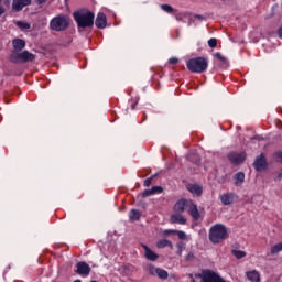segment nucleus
Instances as JSON below:
<instances>
[{
  "label": "nucleus",
  "mask_w": 282,
  "mask_h": 282,
  "mask_svg": "<svg viewBox=\"0 0 282 282\" xmlns=\"http://www.w3.org/2000/svg\"><path fill=\"white\" fill-rule=\"evenodd\" d=\"M228 160L231 164H243L246 161V153L230 152L228 154Z\"/></svg>",
  "instance_id": "9d476101"
},
{
  "label": "nucleus",
  "mask_w": 282,
  "mask_h": 282,
  "mask_svg": "<svg viewBox=\"0 0 282 282\" xmlns=\"http://www.w3.org/2000/svg\"><path fill=\"white\" fill-rule=\"evenodd\" d=\"M191 282H197V281H195V279H192Z\"/></svg>",
  "instance_id": "a18cd8bd"
},
{
  "label": "nucleus",
  "mask_w": 282,
  "mask_h": 282,
  "mask_svg": "<svg viewBox=\"0 0 282 282\" xmlns=\"http://www.w3.org/2000/svg\"><path fill=\"white\" fill-rule=\"evenodd\" d=\"M253 167L258 172L265 171V169H268V160L265 159V155L263 153L256 158L253 162Z\"/></svg>",
  "instance_id": "6e6552de"
},
{
  "label": "nucleus",
  "mask_w": 282,
  "mask_h": 282,
  "mask_svg": "<svg viewBox=\"0 0 282 282\" xmlns=\"http://www.w3.org/2000/svg\"><path fill=\"white\" fill-rule=\"evenodd\" d=\"M187 191H189V193L193 195H197V197H202L203 188L197 184H189L187 186Z\"/></svg>",
  "instance_id": "a211bd4d"
},
{
  "label": "nucleus",
  "mask_w": 282,
  "mask_h": 282,
  "mask_svg": "<svg viewBox=\"0 0 282 282\" xmlns=\"http://www.w3.org/2000/svg\"><path fill=\"white\" fill-rule=\"evenodd\" d=\"M156 248H171V250H173V242H171V240L162 239L158 241Z\"/></svg>",
  "instance_id": "5701e85b"
},
{
  "label": "nucleus",
  "mask_w": 282,
  "mask_h": 282,
  "mask_svg": "<svg viewBox=\"0 0 282 282\" xmlns=\"http://www.w3.org/2000/svg\"><path fill=\"white\" fill-rule=\"evenodd\" d=\"M208 45H209V47H212V48L217 47V39L212 37L210 40H208Z\"/></svg>",
  "instance_id": "c756f323"
},
{
  "label": "nucleus",
  "mask_w": 282,
  "mask_h": 282,
  "mask_svg": "<svg viewBox=\"0 0 282 282\" xmlns=\"http://www.w3.org/2000/svg\"><path fill=\"white\" fill-rule=\"evenodd\" d=\"M151 184H153V176L147 178V180L144 181V184H143V185H144L145 187H149Z\"/></svg>",
  "instance_id": "72a5a7b5"
},
{
  "label": "nucleus",
  "mask_w": 282,
  "mask_h": 282,
  "mask_svg": "<svg viewBox=\"0 0 282 282\" xmlns=\"http://www.w3.org/2000/svg\"><path fill=\"white\" fill-rule=\"evenodd\" d=\"M72 19L69 17L59 14L51 20L50 28L54 32H65L69 28Z\"/></svg>",
  "instance_id": "20e7f679"
},
{
  "label": "nucleus",
  "mask_w": 282,
  "mask_h": 282,
  "mask_svg": "<svg viewBox=\"0 0 282 282\" xmlns=\"http://www.w3.org/2000/svg\"><path fill=\"white\" fill-rule=\"evenodd\" d=\"M235 193L223 194L220 196V202L224 204V206H230L231 204H235Z\"/></svg>",
  "instance_id": "2eb2a0df"
},
{
  "label": "nucleus",
  "mask_w": 282,
  "mask_h": 282,
  "mask_svg": "<svg viewBox=\"0 0 282 282\" xmlns=\"http://www.w3.org/2000/svg\"><path fill=\"white\" fill-rule=\"evenodd\" d=\"M200 282H224V279L219 274L212 270H204L200 274H196Z\"/></svg>",
  "instance_id": "39448f33"
},
{
  "label": "nucleus",
  "mask_w": 282,
  "mask_h": 282,
  "mask_svg": "<svg viewBox=\"0 0 282 282\" xmlns=\"http://www.w3.org/2000/svg\"><path fill=\"white\" fill-rule=\"evenodd\" d=\"M6 14V9L0 4V17Z\"/></svg>",
  "instance_id": "58836bf2"
},
{
  "label": "nucleus",
  "mask_w": 282,
  "mask_h": 282,
  "mask_svg": "<svg viewBox=\"0 0 282 282\" xmlns=\"http://www.w3.org/2000/svg\"><path fill=\"white\" fill-rule=\"evenodd\" d=\"M17 58L22 63H30L36 58V56L28 51L17 53Z\"/></svg>",
  "instance_id": "f8f14e48"
},
{
  "label": "nucleus",
  "mask_w": 282,
  "mask_h": 282,
  "mask_svg": "<svg viewBox=\"0 0 282 282\" xmlns=\"http://www.w3.org/2000/svg\"><path fill=\"white\" fill-rule=\"evenodd\" d=\"M95 25L99 30H105V28H107V15H105V13H98Z\"/></svg>",
  "instance_id": "ddd939ff"
},
{
  "label": "nucleus",
  "mask_w": 282,
  "mask_h": 282,
  "mask_svg": "<svg viewBox=\"0 0 282 282\" xmlns=\"http://www.w3.org/2000/svg\"><path fill=\"white\" fill-rule=\"evenodd\" d=\"M228 239V228L224 225H215L209 230V241L212 243H221Z\"/></svg>",
  "instance_id": "f03ea898"
},
{
  "label": "nucleus",
  "mask_w": 282,
  "mask_h": 282,
  "mask_svg": "<svg viewBox=\"0 0 282 282\" xmlns=\"http://www.w3.org/2000/svg\"><path fill=\"white\" fill-rule=\"evenodd\" d=\"M132 109H135V104H134V105H132Z\"/></svg>",
  "instance_id": "37998d69"
},
{
  "label": "nucleus",
  "mask_w": 282,
  "mask_h": 282,
  "mask_svg": "<svg viewBox=\"0 0 282 282\" xmlns=\"http://www.w3.org/2000/svg\"><path fill=\"white\" fill-rule=\"evenodd\" d=\"M177 230H173V229H166L163 231V235H176Z\"/></svg>",
  "instance_id": "c9c22d12"
},
{
  "label": "nucleus",
  "mask_w": 282,
  "mask_h": 282,
  "mask_svg": "<svg viewBox=\"0 0 282 282\" xmlns=\"http://www.w3.org/2000/svg\"><path fill=\"white\" fill-rule=\"evenodd\" d=\"M129 217H130V221H140V218L142 217V213H140V210L138 209H132L130 210Z\"/></svg>",
  "instance_id": "4be33fe9"
},
{
  "label": "nucleus",
  "mask_w": 282,
  "mask_h": 282,
  "mask_svg": "<svg viewBox=\"0 0 282 282\" xmlns=\"http://www.w3.org/2000/svg\"><path fill=\"white\" fill-rule=\"evenodd\" d=\"M13 47L15 52L21 53V51L25 48V41L21 39L13 40Z\"/></svg>",
  "instance_id": "6ab92c4d"
},
{
  "label": "nucleus",
  "mask_w": 282,
  "mask_h": 282,
  "mask_svg": "<svg viewBox=\"0 0 282 282\" xmlns=\"http://www.w3.org/2000/svg\"><path fill=\"white\" fill-rule=\"evenodd\" d=\"M151 191H152V195H158V194L162 193V191H164V188H162V186H153L151 188Z\"/></svg>",
  "instance_id": "c85d7f7f"
},
{
  "label": "nucleus",
  "mask_w": 282,
  "mask_h": 282,
  "mask_svg": "<svg viewBox=\"0 0 282 282\" xmlns=\"http://www.w3.org/2000/svg\"><path fill=\"white\" fill-rule=\"evenodd\" d=\"M76 274H79V276H89L91 273V267L87 264L85 261L77 262L76 264Z\"/></svg>",
  "instance_id": "1a4fd4ad"
},
{
  "label": "nucleus",
  "mask_w": 282,
  "mask_h": 282,
  "mask_svg": "<svg viewBox=\"0 0 282 282\" xmlns=\"http://www.w3.org/2000/svg\"><path fill=\"white\" fill-rule=\"evenodd\" d=\"M161 9L164 10V12H167L169 14H173V12H175V9H173L171 4H162Z\"/></svg>",
  "instance_id": "bb28decb"
},
{
  "label": "nucleus",
  "mask_w": 282,
  "mask_h": 282,
  "mask_svg": "<svg viewBox=\"0 0 282 282\" xmlns=\"http://www.w3.org/2000/svg\"><path fill=\"white\" fill-rule=\"evenodd\" d=\"M193 259H195V254H193V252H189V253L186 256V261H193Z\"/></svg>",
  "instance_id": "e433bc0d"
},
{
  "label": "nucleus",
  "mask_w": 282,
  "mask_h": 282,
  "mask_svg": "<svg viewBox=\"0 0 282 282\" xmlns=\"http://www.w3.org/2000/svg\"><path fill=\"white\" fill-rule=\"evenodd\" d=\"M251 140H257V137L251 138Z\"/></svg>",
  "instance_id": "c03bdc74"
},
{
  "label": "nucleus",
  "mask_w": 282,
  "mask_h": 282,
  "mask_svg": "<svg viewBox=\"0 0 282 282\" xmlns=\"http://www.w3.org/2000/svg\"><path fill=\"white\" fill-rule=\"evenodd\" d=\"M187 69L193 74H204L208 69V59L205 57H195L187 61Z\"/></svg>",
  "instance_id": "7ed1b4c3"
},
{
  "label": "nucleus",
  "mask_w": 282,
  "mask_h": 282,
  "mask_svg": "<svg viewBox=\"0 0 282 282\" xmlns=\"http://www.w3.org/2000/svg\"><path fill=\"white\" fill-rule=\"evenodd\" d=\"M194 17H195V19H198V21H205L206 20V18L202 14H195Z\"/></svg>",
  "instance_id": "4c0bfd02"
},
{
  "label": "nucleus",
  "mask_w": 282,
  "mask_h": 282,
  "mask_svg": "<svg viewBox=\"0 0 282 282\" xmlns=\"http://www.w3.org/2000/svg\"><path fill=\"white\" fill-rule=\"evenodd\" d=\"M234 180H235V185L240 186V184H242L246 180V174H243V172H238L234 175Z\"/></svg>",
  "instance_id": "412c9836"
},
{
  "label": "nucleus",
  "mask_w": 282,
  "mask_h": 282,
  "mask_svg": "<svg viewBox=\"0 0 282 282\" xmlns=\"http://www.w3.org/2000/svg\"><path fill=\"white\" fill-rule=\"evenodd\" d=\"M176 248H178V254L182 256V250H184V242H178Z\"/></svg>",
  "instance_id": "f704fd0d"
},
{
  "label": "nucleus",
  "mask_w": 282,
  "mask_h": 282,
  "mask_svg": "<svg viewBox=\"0 0 282 282\" xmlns=\"http://www.w3.org/2000/svg\"><path fill=\"white\" fill-rule=\"evenodd\" d=\"M193 200L186 198L178 199L174 205V213L183 214L185 210H188Z\"/></svg>",
  "instance_id": "0eeeda50"
},
{
  "label": "nucleus",
  "mask_w": 282,
  "mask_h": 282,
  "mask_svg": "<svg viewBox=\"0 0 282 282\" xmlns=\"http://www.w3.org/2000/svg\"><path fill=\"white\" fill-rule=\"evenodd\" d=\"M151 195H153L152 189H145L142 194L141 197H151Z\"/></svg>",
  "instance_id": "7c9ffc66"
},
{
  "label": "nucleus",
  "mask_w": 282,
  "mask_h": 282,
  "mask_svg": "<svg viewBox=\"0 0 282 282\" xmlns=\"http://www.w3.org/2000/svg\"><path fill=\"white\" fill-rule=\"evenodd\" d=\"M39 6H43V3H47V0H36Z\"/></svg>",
  "instance_id": "a19ab883"
},
{
  "label": "nucleus",
  "mask_w": 282,
  "mask_h": 282,
  "mask_svg": "<svg viewBox=\"0 0 282 282\" xmlns=\"http://www.w3.org/2000/svg\"><path fill=\"white\" fill-rule=\"evenodd\" d=\"M170 65H177L180 63V59L177 57H171L169 59Z\"/></svg>",
  "instance_id": "473e14b6"
},
{
  "label": "nucleus",
  "mask_w": 282,
  "mask_h": 282,
  "mask_svg": "<svg viewBox=\"0 0 282 282\" xmlns=\"http://www.w3.org/2000/svg\"><path fill=\"white\" fill-rule=\"evenodd\" d=\"M17 25L18 28H20V30H30V23H25V22H21V21H18L17 22Z\"/></svg>",
  "instance_id": "cd10ccee"
},
{
  "label": "nucleus",
  "mask_w": 282,
  "mask_h": 282,
  "mask_svg": "<svg viewBox=\"0 0 282 282\" xmlns=\"http://www.w3.org/2000/svg\"><path fill=\"white\" fill-rule=\"evenodd\" d=\"M247 278L251 282H261V275L258 271H249L247 272Z\"/></svg>",
  "instance_id": "aec40b11"
},
{
  "label": "nucleus",
  "mask_w": 282,
  "mask_h": 282,
  "mask_svg": "<svg viewBox=\"0 0 282 282\" xmlns=\"http://www.w3.org/2000/svg\"><path fill=\"white\" fill-rule=\"evenodd\" d=\"M28 6H32V0H13L12 2L14 12H21Z\"/></svg>",
  "instance_id": "9b49d317"
},
{
  "label": "nucleus",
  "mask_w": 282,
  "mask_h": 282,
  "mask_svg": "<svg viewBox=\"0 0 282 282\" xmlns=\"http://www.w3.org/2000/svg\"><path fill=\"white\" fill-rule=\"evenodd\" d=\"M214 56H215V58L220 61V63H223L224 67H228V59H226V57L224 55H221V53H215Z\"/></svg>",
  "instance_id": "393cba45"
},
{
  "label": "nucleus",
  "mask_w": 282,
  "mask_h": 282,
  "mask_svg": "<svg viewBox=\"0 0 282 282\" xmlns=\"http://www.w3.org/2000/svg\"><path fill=\"white\" fill-rule=\"evenodd\" d=\"M279 252H282V242L274 245L273 247H271V250H270V253L272 256L279 254Z\"/></svg>",
  "instance_id": "b1692460"
},
{
  "label": "nucleus",
  "mask_w": 282,
  "mask_h": 282,
  "mask_svg": "<svg viewBox=\"0 0 282 282\" xmlns=\"http://www.w3.org/2000/svg\"><path fill=\"white\" fill-rule=\"evenodd\" d=\"M145 271L148 272V274H151V276H158L162 281H166V279H169V272L166 270L161 268H155V265L153 264H148L145 267Z\"/></svg>",
  "instance_id": "423d86ee"
},
{
  "label": "nucleus",
  "mask_w": 282,
  "mask_h": 282,
  "mask_svg": "<svg viewBox=\"0 0 282 282\" xmlns=\"http://www.w3.org/2000/svg\"><path fill=\"white\" fill-rule=\"evenodd\" d=\"M143 250L145 251L144 257L148 259V261H158L160 259V256L158 253L153 252L151 248H149L147 245H141Z\"/></svg>",
  "instance_id": "4468645a"
},
{
  "label": "nucleus",
  "mask_w": 282,
  "mask_h": 282,
  "mask_svg": "<svg viewBox=\"0 0 282 282\" xmlns=\"http://www.w3.org/2000/svg\"><path fill=\"white\" fill-rule=\"evenodd\" d=\"M189 279H194V278H193V273H189Z\"/></svg>",
  "instance_id": "79ce46f5"
},
{
  "label": "nucleus",
  "mask_w": 282,
  "mask_h": 282,
  "mask_svg": "<svg viewBox=\"0 0 282 282\" xmlns=\"http://www.w3.org/2000/svg\"><path fill=\"white\" fill-rule=\"evenodd\" d=\"M74 282H82L80 280H75Z\"/></svg>",
  "instance_id": "49530a36"
},
{
  "label": "nucleus",
  "mask_w": 282,
  "mask_h": 282,
  "mask_svg": "<svg viewBox=\"0 0 282 282\" xmlns=\"http://www.w3.org/2000/svg\"><path fill=\"white\" fill-rule=\"evenodd\" d=\"M231 254L236 257V259H243V257H246V251L234 249L231 250Z\"/></svg>",
  "instance_id": "a878e982"
},
{
  "label": "nucleus",
  "mask_w": 282,
  "mask_h": 282,
  "mask_svg": "<svg viewBox=\"0 0 282 282\" xmlns=\"http://www.w3.org/2000/svg\"><path fill=\"white\" fill-rule=\"evenodd\" d=\"M73 17L79 30H85V28H94V13L91 11H76L73 13Z\"/></svg>",
  "instance_id": "f257e3e1"
},
{
  "label": "nucleus",
  "mask_w": 282,
  "mask_h": 282,
  "mask_svg": "<svg viewBox=\"0 0 282 282\" xmlns=\"http://www.w3.org/2000/svg\"><path fill=\"white\" fill-rule=\"evenodd\" d=\"M170 220L171 224H181V226H184L186 224V218H184L182 214L178 213L172 214Z\"/></svg>",
  "instance_id": "f3484780"
},
{
  "label": "nucleus",
  "mask_w": 282,
  "mask_h": 282,
  "mask_svg": "<svg viewBox=\"0 0 282 282\" xmlns=\"http://www.w3.org/2000/svg\"><path fill=\"white\" fill-rule=\"evenodd\" d=\"M188 213H189L191 217L194 219V221H199V217H202V215L199 214V209L197 208L195 203L192 202L189 204Z\"/></svg>",
  "instance_id": "dca6fc26"
},
{
  "label": "nucleus",
  "mask_w": 282,
  "mask_h": 282,
  "mask_svg": "<svg viewBox=\"0 0 282 282\" xmlns=\"http://www.w3.org/2000/svg\"><path fill=\"white\" fill-rule=\"evenodd\" d=\"M176 235H177L178 239H181L182 241L186 240V234L184 231L176 230Z\"/></svg>",
  "instance_id": "2f4dec72"
},
{
  "label": "nucleus",
  "mask_w": 282,
  "mask_h": 282,
  "mask_svg": "<svg viewBox=\"0 0 282 282\" xmlns=\"http://www.w3.org/2000/svg\"><path fill=\"white\" fill-rule=\"evenodd\" d=\"M278 36H279L280 39H282V26H280V28L278 29Z\"/></svg>",
  "instance_id": "ea45409f"
}]
</instances>
